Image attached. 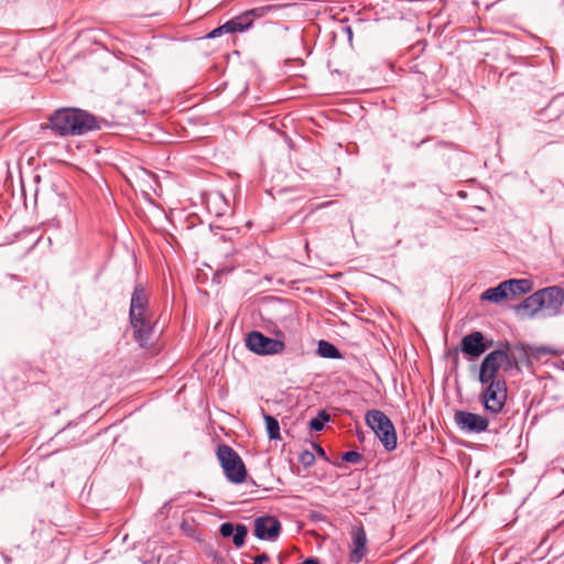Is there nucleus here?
Returning a JSON list of instances; mask_svg holds the SVG:
<instances>
[{
    "label": "nucleus",
    "mask_w": 564,
    "mask_h": 564,
    "mask_svg": "<svg viewBox=\"0 0 564 564\" xmlns=\"http://www.w3.org/2000/svg\"><path fill=\"white\" fill-rule=\"evenodd\" d=\"M47 124L42 126V129H50L55 137L61 138L84 135L101 128V120L78 108L56 109L47 117Z\"/></svg>",
    "instance_id": "1"
},
{
    "label": "nucleus",
    "mask_w": 564,
    "mask_h": 564,
    "mask_svg": "<svg viewBox=\"0 0 564 564\" xmlns=\"http://www.w3.org/2000/svg\"><path fill=\"white\" fill-rule=\"evenodd\" d=\"M564 303V291L562 288L554 285L541 289L525 297L516 311L519 314L533 317L541 313L544 317H552L560 314Z\"/></svg>",
    "instance_id": "2"
},
{
    "label": "nucleus",
    "mask_w": 564,
    "mask_h": 564,
    "mask_svg": "<svg viewBox=\"0 0 564 564\" xmlns=\"http://www.w3.org/2000/svg\"><path fill=\"white\" fill-rule=\"evenodd\" d=\"M217 459L232 484H241L246 480L247 469L239 454L227 444H219L216 451Z\"/></svg>",
    "instance_id": "3"
},
{
    "label": "nucleus",
    "mask_w": 564,
    "mask_h": 564,
    "mask_svg": "<svg viewBox=\"0 0 564 564\" xmlns=\"http://www.w3.org/2000/svg\"><path fill=\"white\" fill-rule=\"evenodd\" d=\"M366 423L375 432L383 447L391 452L397 447V433L390 417L380 410H369Z\"/></svg>",
    "instance_id": "4"
},
{
    "label": "nucleus",
    "mask_w": 564,
    "mask_h": 564,
    "mask_svg": "<svg viewBox=\"0 0 564 564\" xmlns=\"http://www.w3.org/2000/svg\"><path fill=\"white\" fill-rule=\"evenodd\" d=\"M480 395V401L486 411L498 414L507 401V386L505 379L490 380Z\"/></svg>",
    "instance_id": "5"
},
{
    "label": "nucleus",
    "mask_w": 564,
    "mask_h": 564,
    "mask_svg": "<svg viewBox=\"0 0 564 564\" xmlns=\"http://www.w3.org/2000/svg\"><path fill=\"white\" fill-rule=\"evenodd\" d=\"M245 343L249 350L263 356L280 354L285 348L284 341L268 337L258 330L248 333Z\"/></svg>",
    "instance_id": "6"
},
{
    "label": "nucleus",
    "mask_w": 564,
    "mask_h": 564,
    "mask_svg": "<svg viewBox=\"0 0 564 564\" xmlns=\"http://www.w3.org/2000/svg\"><path fill=\"white\" fill-rule=\"evenodd\" d=\"M454 422L464 433L479 434L486 432L489 425V420L486 416L464 410L455 412Z\"/></svg>",
    "instance_id": "7"
},
{
    "label": "nucleus",
    "mask_w": 564,
    "mask_h": 564,
    "mask_svg": "<svg viewBox=\"0 0 564 564\" xmlns=\"http://www.w3.org/2000/svg\"><path fill=\"white\" fill-rule=\"evenodd\" d=\"M133 330V338L144 348L151 345L153 338V325L149 314L129 317Z\"/></svg>",
    "instance_id": "8"
},
{
    "label": "nucleus",
    "mask_w": 564,
    "mask_h": 564,
    "mask_svg": "<svg viewBox=\"0 0 564 564\" xmlns=\"http://www.w3.org/2000/svg\"><path fill=\"white\" fill-rule=\"evenodd\" d=\"M281 529V522L275 517L263 516L254 520V535L259 540H276Z\"/></svg>",
    "instance_id": "9"
},
{
    "label": "nucleus",
    "mask_w": 564,
    "mask_h": 564,
    "mask_svg": "<svg viewBox=\"0 0 564 564\" xmlns=\"http://www.w3.org/2000/svg\"><path fill=\"white\" fill-rule=\"evenodd\" d=\"M492 341L485 343V336L481 332H473L463 337L460 341V350L470 357L481 356L490 346Z\"/></svg>",
    "instance_id": "10"
},
{
    "label": "nucleus",
    "mask_w": 564,
    "mask_h": 564,
    "mask_svg": "<svg viewBox=\"0 0 564 564\" xmlns=\"http://www.w3.org/2000/svg\"><path fill=\"white\" fill-rule=\"evenodd\" d=\"M367 541L365 528L362 525L354 527L351 531L350 562L359 563L366 557L368 554Z\"/></svg>",
    "instance_id": "11"
},
{
    "label": "nucleus",
    "mask_w": 564,
    "mask_h": 564,
    "mask_svg": "<svg viewBox=\"0 0 564 564\" xmlns=\"http://www.w3.org/2000/svg\"><path fill=\"white\" fill-rule=\"evenodd\" d=\"M502 355L500 350L489 352L482 360L479 369V381L487 383L490 380H497V372L501 367L499 356Z\"/></svg>",
    "instance_id": "12"
},
{
    "label": "nucleus",
    "mask_w": 564,
    "mask_h": 564,
    "mask_svg": "<svg viewBox=\"0 0 564 564\" xmlns=\"http://www.w3.org/2000/svg\"><path fill=\"white\" fill-rule=\"evenodd\" d=\"M149 296L142 284H137L131 295L129 317L149 314Z\"/></svg>",
    "instance_id": "13"
},
{
    "label": "nucleus",
    "mask_w": 564,
    "mask_h": 564,
    "mask_svg": "<svg viewBox=\"0 0 564 564\" xmlns=\"http://www.w3.org/2000/svg\"><path fill=\"white\" fill-rule=\"evenodd\" d=\"M503 288H506L507 296L509 299L531 292L533 289V282L529 279H510L503 281Z\"/></svg>",
    "instance_id": "14"
},
{
    "label": "nucleus",
    "mask_w": 564,
    "mask_h": 564,
    "mask_svg": "<svg viewBox=\"0 0 564 564\" xmlns=\"http://www.w3.org/2000/svg\"><path fill=\"white\" fill-rule=\"evenodd\" d=\"M507 299H508V296H507L506 288H503V282L499 283L495 288L487 289L480 295L481 301H488V302H492V303H500Z\"/></svg>",
    "instance_id": "15"
},
{
    "label": "nucleus",
    "mask_w": 564,
    "mask_h": 564,
    "mask_svg": "<svg viewBox=\"0 0 564 564\" xmlns=\"http://www.w3.org/2000/svg\"><path fill=\"white\" fill-rule=\"evenodd\" d=\"M227 22H228L227 29L230 30V33H236V32L242 33V32L248 31L253 25L251 23V21L249 20V15H246L245 12L232 18L231 20H229Z\"/></svg>",
    "instance_id": "16"
},
{
    "label": "nucleus",
    "mask_w": 564,
    "mask_h": 564,
    "mask_svg": "<svg viewBox=\"0 0 564 564\" xmlns=\"http://www.w3.org/2000/svg\"><path fill=\"white\" fill-rule=\"evenodd\" d=\"M498 350L502 354L499 356V359L505 371L519 369L518 359L513 352H510L509 344L503 345V347Z\"/></svg>",
    "instance_id": "17"
},
{
    "label": "nucleus",
    "mask_w": 564,
    "mask_h": 564,
    "mask_svg": "<svg viewBox=\"0 0 564 564\" xmlns=\"http://www.w3.org/2000/svg\"><path fill=\"white\" fill-rule=\"evenodd\" d=\"M518 349H520L527 358H529L530 356H533L535 358L546 355L557 356L560 354L558 350L549 346H539L532 348L530 346L521 345L520 347H518Z\"/></svg>",
    "instance_id": "18"
},
{
    "label": "nucleus",
    "mask_w": 564,
    "mask_h": 564,
    "mask_svg": "<svg viewBox=\"0 0 564 564\" xmlns=\"http://www.w3.org/2000/svg\"><path fill=\"white\" fill-rule=\"evenodd\" d=\"M317 352L319 354V356H322L324 358H329V359H338L341 357L338 348L335 345H333L332 343L326 341V340H319L318 347H317Z\"/></svg>",
    "instance_id": "19"
},
{
    "label": "nucleus",
    "mask_w": 564,
    "mask_h": 564,
    "mask_svg": "<svg viewBox=\"0 0 564 564\" xmlns=\"http://www.w3.org/2000/svg\"><path fill=\"white\" fill-rule=\"evenodd\" d=\"M267 433L270 440H280V425L275 417L269 414H264Z\"/></svg>",
    "instance_id": "20"
},
{
    "label": "nucleus",
    "mask_w": 564,
    "mask_h": 564,
    "mask_svg": "<svg viewBox=\"0 0 564 564\" xmlns=\"http://www.w3.org/2000/svg\"><path fill=\"white\" fill-rule=\"evenodd\" d=\"M275 6H261L250 10L245 11L246 15H249V20L253 24L257 19L265 17L272 10H275Z\"/></svg>",
    "instance_id": "21"
},
{
    "label": "nucleus",
    "mask_w": 564,
    "mask_h": 564,
    "mask_svg": "<svg viewBox=\"0 0 564 564\" xmlns=\"http://www.w3.org/2000/svg\"><path fill=\"white\" fill-rule=\"evenodd\" d=\"M327 421H329V414L323 410L319 411L318 414L310 421L308 425L313 431H322Z\"/></svg>",
    "instance_id": "22"
},
{
    "label": "nucleus",
    "mask_w": 564,
    "mask_h": 564,
    "mask_svg": "<svg viewBox=\"0 0 564 564\" xmlns=\"http://www.w3.org/2000/svg\"><path fill=\"white\" fill-rule=\"evenodd\" d=\"M248 530L245 524H237L232 533V542L236 547H241L245 544Z\"/></svg>",
    "instance_id": "23"
},
{
    "label": "nucleus",
    "mask_w": 564,
    "mask_h": 564,
    "mask_svg": "<svg viewBox=\"0 0 564 564\" xmlns=\"http://www.w3.org/2000/svg\"><path fill=\"white\" fill-rule=\"evenodd\" d=\"M299 462L303 466L310 467V466H312L315 463V456H314V454L311 451L304 449L299 455Z\"/></svg>",
    "instance_id": "24"
},
{
    "label": "nucleus",
    "mask_w": 564,
    "mask_h": 564,
    "mask_svg": "<svg viewBox=\"0 0 564 564\" xmlns=\"http://www.w3.org/2000/svg\"><path fill=\"white\" fill-rule=\"evenodd\" d=\"M341 459L347 463L357 464L362 459V455L356 451H348L343 454Z\"/></svg>",
    "instance_id": "25"
},
{
    "label": "nucleus",
    "mask_w": 564,
    "mask_h": 564,
    "mask_svg": "<svg viewBox=\"0 0 564 564\" xmlns=\"http://www.w3.org/2000/svg\"><path fill=\"white\" fill-rule=\"evenodd\" d=\"M228 28V22L224 23L223 25L214 29L212 32H209L206 37L207 39H216V37H219L221 36L223 34L225 33H230V30L229 29H226Z\"/></svg>",
    "instance_id": "26"
},
{
    "label": "nucleus",
    "mask_w": 564,
    "mask_h": 564,
    "mask_svg": "<svg viewBox=\"0 0 564 564\" xmlns=\"http://www.w3.org/2000/svg\"><path fill=\"white\" fill-rule=\"evenodd\" d=\"M235 528L236 525H234L231 522H224L220 525L219 532L224 538H229L232 536Z\"/></svg>",
    "instance_id": "27"
},
{
    "label": "nucleus",
    "mask_w": 564,
    "mask_h": 564,
    "mask_svg": "<svg viewBox=\"0 0 564 564\" xmlns=\"http://www.w3.org/2000/svg\"><path fill=\"white\" fill-rule=\"evenodd\" d=\"M270 561V557L267 553H262L256 557H253V563L252 564H263V563H267Z\"/></svg>",
    "instance_id": "28"
},
{
    "label": "nucleus",
    "mask_w": 564,
    "mask_h": 564,
    "mask_svg": "<svg viewBox=\"0 0 564 564\" xmlns=\"http://www.w3.org/2000/svg\"><path fill=\"white\" fill-rule=\"evenodd\" d=\"M313 446L315 447L317 455H319L324 459H327L326 453H325L324 448L321 445L314 443Z\"/></svg>",
    "instance_id": "29"
},
{
    "label": "nucleus",
    "mask_w": 564,
    "mask_h": 564,
    "mask_svg": "<svg viewBox=\"0 0 564 564\" xmlns=\"http://www.w3.org/2000/svg\"><path fill=\"white\" fill-rule=\"evenodd\" d=\"M345 31L347 32L348 37L351 40V36H352L351 28H350V26H346V28H345Z\"/></svg>",
    "instance_id": "30"
}]
</instances>
